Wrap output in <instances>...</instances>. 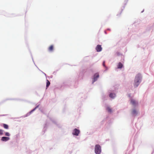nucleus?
<instances>
[{
    "mask_svg": "<svg viewBox=\"0 0 154 154\" xmlns=\"http://www.w3.org/2000/svg\"><path fill=\"white\" fill-rule=\"evenodd\" d=\"M80 133V131L76 128L73 131L72 134L74 135L78 136Z\"/></svg>",
    "mask_w": 154,
    "mask_h": 154,
    "instance_id": "obj_3",
    "label": "nucleus"
},
{
    "mask_svg": "<svg viewBox=\"0 0 154 154\" xmlns=\"http://www.w3.org/2000/svg\"><path fill=\"white\" fill-rule=\"evenodd\" d=\"M141 76L140 74H138L136 76L134 83L135 88L137 87L139 85L141 82Z\"/></svg>",
    "mask_w": 154,
    "mask_h": 154,
    "instance_id": "obj_1",
    "label": "nucleus"
},
{
    "mask_svg": "<svg viewBox=\"0 0 154 154\" xmlns=\"http://www.w3.org/2000/svg\"><path fill=\"white\" fill-rule=\"evenodd\" d=\"M50 84V82L48 80H47L46 86V88H48L49 87Z\"/></svg>",
    "mask_w": 154,
    "mask_h": 154,
    "instance_id": "obj_11",
    "label": "nucleus"
},
{
    "mask_svg": "<svg viewBox=\"0 0 154 154\" xmlns=\"http://www.w3.org/2000/svg\"><path fill=\"white\" fill-rule=\"evenodd\" d=\"M132 113L133 114H137V111L135 109H134L132 111Z\"/></svg>",
    "mask_w": 154,
    "mask_h": 154,
    "instance_id": "obj_14",
    "label": "nucleus"
},
{
    "mask_svg": "<svg viewBox=\"0 0 154 154\" xmlns=\"http://www.w3.org/2000/svg\"><path fill=\"white\" fill-rule=\"evenodd\" d=\"M106 109L109 112H112V109L111 108L109 107H107L106 108Z\"/></svg>",
    "mask_w": 154,
    "mask_h": 154,
    "instance_id": "obj_13",
    "label": "nucleus"
},
{
    "mask_svg": "<svg viewBox=\"0 0 154 154\" xmlns=\"http://www.w3.org/2000/svg\"><path fill=\"white\" fill-rule=\"evenodd\" d=\"M9 139V137H3L1 138V140L3 141H6Z\"/></svg>",
    "mask_w": 154,
    "mask_h": 154,
    "instance_id": "obj_6",
    "label": "nucleus"
},
{
    "mask_svg": "<svg viewBox=\"0 0 154 154\" xmlns=\"http://www.w3.org/2000/svg\"><path fill=\"white\" fill-rule=\"evenodd\" d=\"M101 147L99 145H96L95 146V152L96 154H100L101 152Z\"/></svg>",
    "mask_w": 154,
    "mask_h": 154,
    "instance_id": "obj_2",
    "label": "nucleus"
},
{
    "mask_svg": "<svg viewBox=\"0 0 154 154\" xmlns=\"http://www.w3.org/2000/svg\"><path fill=\"white\" fill-rule=\"evenodd\" d=\"M5 135L6 136H10V134L8 132H7L5 133Z\"/></svg>",
    "mask_w": 154,
    "mask_h": 154,
    "instance_id": "obj_15",
    "label": "nucleus"
},
{
    "mask_svg": "<svg viewBox=\"0 0 154 154\" xmlns=\"http://www.w3.org/2000/svg\"><path fill=\"white\" fill-rule=\"evenodd\" d=\"M54 49V46L52 45H50L48 48V50L50 52H52Z\"/></svg>",
    "mask_w": 154,
    "mask_h": 154,
    "instance_id": "obj_8",
    "label": "nucleus"
},
{
    "mask_svg": "<svg viewBox=\"0 0 154 154\" xmlns=\"http://www.w3.org/2000/svg\"><path fill=\"white\" fill-rule=\"evenodd\" d=\"M131 103L134 106L136 105L137 104V102L134 100H131Z\"/></svg>",
    "mask_w": 154,
    "mask_h": 154,
    "instance_id": "obj_7",
    "label": "nucleus"
},
{
    "mask_svg": "<svg viewBox=\"0 0 154 154\" xmlns=\"http://www.w3.org/2000/svg\"><path fill=\"white\" fill-rule=\"evenodd\" d=\"M3 131L2 129H0V135H2L3 134Z\"/></svg>",
    "mask_w": 154,
    "mask_h": 154,
    "instance_id": "obj_16",
    "label": "nucleus"
},
{
    "mask_svg": "<svg viewBox=\"0 0 154 154\" xmlns=\"http://www.w3.org/2000/svg\"><path fill=\"white\" fill-rule=\"evenodd\" d=\"M36 108H35L33 110H32V111H31V112H32V111H34V110L36 109Z\"/></svg>",
    "mask_w": 154,
    "mask_h": 154,
    "instance_id": "obj_18",
    "label": "nucleus"
},
{
    "mask_svg": "<svg viewBox=\"0 0 154 154\" xmlns=\"http://www.w3.org/2000/svg\"><path fill=\"white\" fill-rule=\"evenodd\" d=\"M116 96L115 94L111 93L109 94V97L111 98H114Z\"/></svg>",
    "mask_w": 154,
    "mask_h": 154,
    "instance_id": "obj_10",
    "label": "nucleus"
},
{
    "mask_svg": "<svg viewBox=\"0 0 154 154\" xmlns=\"http://www.w3.org/2000/svg\"><path fill=\"white\" fill-rule=\"evenodd\" d=\"M95 49L97 52L101 51L102 49L101 46L100 45H97Z\"/></svg>",
    "mask_w": 154,
    "mask_h": 154,
    "instance_id": "obj_4",
    "label": "nucleus"
},
{
    "mask_svg": "<svg viewBox=\"0 0 154 154\" xmlns=\"http://www.w3.org/2000/svg\"><path fill=\"white\" fill-rule=\"evenodd\" d=\"M99 77V74L98 73H96L94 75V81L93 82H94L95 81H96L97 78Z\"/></svg>",
    "mask_w": 154,
    "mask_h": 154,
    "instance_id": "obj_5",
    "label": "nucleus"
},
{
    "mask_svg": "<svg viewBox=\"0 0 154 154\" xmlns=\"http://www.w3.org/2000/svg\"><path fill=\"white\" fill-rule=\"evenodd\" d=\"M123 66V64H122L121 63L119 62L118 64L117 68L118 69H121L122 68Z\"/></svg>",
    "mask_w": 154,
    "mask_h": 154,
    "instance_id": "obj_9",
    "label": "nucleus"
},
{
    "mask_svg": "<svg viewBox=\"0 0 154 154\" xmlns=\"http://www.w3.org/2000/svg\"><path fill=\"white\" fill-rule=\"evenodd\" d=\"M3 126L5 129H8V126L7 125L4 124H3Z\"/></svg>",
    "mask_w": 154,
    "mask_h": 154,
    "instance_id": "obj_12",
    "label": "nucleus"
},
{
    "mask_svg": "<svg viewBox=\"0 0 154 154\" xmlns=\"http://www.w3.org/2000/svg\"><path fill=\"white\" fill-rule=\"evenodd\" d=\"M103 65L104 66H105V62L104 61L103 63Z\"/></svg>",
    "mask_w": 154,
    "mask_h": 154,
    "instance_id": "obj_17",
    "label": "nucleus"
}]
</instances>
